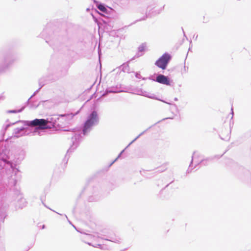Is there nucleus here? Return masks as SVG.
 Wrapping results in <instances>:
<instances>
[{"mask_svg": "<svg viewBox=\"0 0 251 251\" xmlns=\"http://www.w3.org/2000/svg\"><path fill=\"white\" fill-rule=\"evenodd\" d=\"M171 59V56L168 53L163 54L155 62V65L163 70L166 69V66Z\"/></svg>", "mask_w": 251, "mask_h": 251, "instance_id": "nucleus-2", "label": "nucleus"}, {"mask_svg": "<svg viewBox=\"0 0 251 251\" xmlns=\"http://www.w3.org/2000/svg\"><path fill=\"white\" fill-rule=\"evenodd\" d=\"M8 112L9 113H16V110L9 111Z\"/></svg>", "mask_w": 251, "mask_h": 251, "instance_id": "nucleus-8", "label": "nucleus"}, {"mask_svg": "<svg viewBox=\"0 0 251 251\" xmlns=\"http://www.w3.org/2000/svg\"><path fill=\"white\" fill-rule=\"evenodd\" d=\"M48 123L49 121L46 120L35 119L31 121L29 125L31 126H38V128L40 129H45L49 128L47 126Z\"/></svg>", "mask_w": 251, "mask_h": 251, "instance_id": "nucleus-3", "label": "nucleus"}, {"mask_svg": "<svg viewBox=\"0 0 251 251\" xmlns=\"http://www.w3.org/2000/svg\"><path fill=\"white\" fill-rule=\"evenodd\" d=\"M97 113L96 111H93L90 116L89 118L86 121L84 124L83 133L86 134L89 129L92 126L94 123L97 120Z\"/></svg>", "mask_w": 251, "mask_h": 251, "instance_id": "nucleus-1", "label": "nucleus"}, {"mask_svg": "<svg viewBox=\"0 0 251 251\" xmlns=\"http://www.w3.org/2000/svg\"><path fill=\"white\" fill-rule=\"evenodd\" d=\"M156 81L159 83L169 85L170 84L169 80L167 77L162 75H159L157 76Z\"/></svg>", "mask_w": 251, "mask_h": 251, "instance_id": "nucleus-4", "label": "nucleus"}, {"mask_svg": "<svg viewBox=\"0 0 251 251\" xmlns=\"http://www.w3.org/2000/svg\"><path fill=\"white\" fill-rule=\"evenodd\" d=\"M60 116H67V117H69L70 119H72L73 118V115L72 114L61 115Z\"/></svg>", "mask_w": 251, "mask_h": 251, "instance_id": "nucleus-6", "label": "nucleus"}, {"mask_svg": "<svg viewBox=\"0 0 251 251\" xmlns=\"http://www.w3.org/2000/svg\"><path fill=\"white\" fill-rule=\"evenodd\" d=\"M139 50L141 51H143L145 50V47L144 46H141L139 48Z\"/></svg>", "mask_w": 251, "mask_h": 251, "instance_id": "nucleus-7", "label": "nucleus"}, {"mask_svg": "<svg viewBox=\"0 0 251 251\" xmlns=\"http://www.w3.org/2000/svg\"><path fill=\"white\" fill-rule=\"evenodd\" d=\"M98 8L101 11L104 13H107V9L102 4H99L98 6Z\"/></svg>", "mask_w": 251, "mask_h": 251, "instance_id": "nucleus-5", "label": "nucleus"}]
</instances>
